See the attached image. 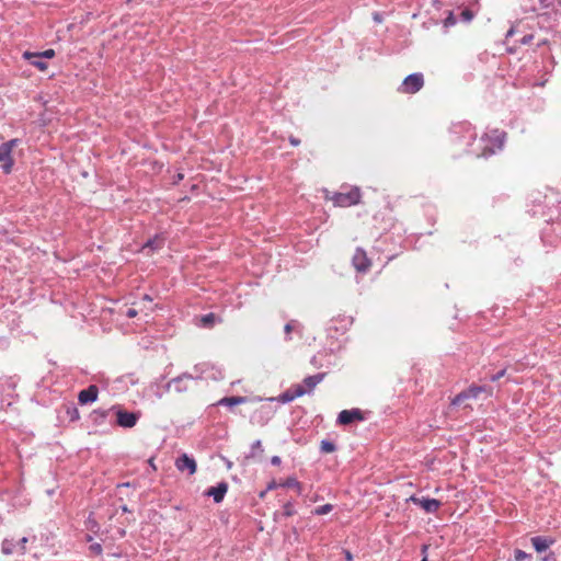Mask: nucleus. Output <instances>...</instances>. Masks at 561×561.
Masks as SVG:
<instances>
[{"instance_id": "nucleus-22", "label": "nucleus", "mask_w": 561, "mask_h": 561, "mask_svg": "<svg viewBox=\"0 0 561 561\" xmlns=\"http://www.w3.org/2000/svg\"><path fill=\"white\" fill-rule=\"evenodd\" d=\"M320 449L324 454H330L335 450V445L330 440H322L320 444Z\"/></svg>"}, {"instance_id": "nucleus-5", "label": "nucleus", "mask_w": 561, "mask_h": 561, "mask_svg": "<svg viewBox=\"0 0 561 561\" xmlns=\"http://www.w3.org/2000/svg\"><path fill=\"white\" fill-rule=\"evenodd\" d=\"M112 410L116 412L117 425L124 428L134 427L141 416L140 412H128L123 410L119 405H114Z\"/></svg>"}, {"instance_id": "nucleus-30", "label": "nucleus", "mask_w": 561, "mask_h": 561, "mask_svg": "<svg viewBox=\"0 0 561 561\" xmlns=\"http://www.w3.org/2000/svg\"><path fill=\"white\" fill-rule=\"evenodd\" d=\"M505 373L506 370L502 369L501 371L491 377V381H497L500 378L504 377Z\"/></svg>"}, {"instance_id": "nucleus-27", "label": "nucleus", "mask_w": 561, "mask_h": 561, "mask_svg": "<svg viewBox=\"0 0 561 561\" xmlns=\"http://www.w3.org/2000/svg\"><path fill=\"white\" fill-rule=\"evenodd\" d=\"M461 19L465 21V22H470L472 19H473V13L471 10L469 9H465L462 12H461Z\"/></svg>"}, {"instance_id": "nucleus-42", "label": "nucleus", "mask_w": 561, "mask_h": 561, "mask_svg": "<svg viewBox=\"0 0 561 561\" xmlns=\"http://www.w3.org/2000/svg\"><path fill=\"white\" fill-rule=\"evenodd\" d=\"M72 416H76V417H78V416H79V413H78V411H77V410H75V413H72Z\"/></svg>"}, {"instance_id": "nucleus-39", "label": "nucleus", "mask_w": 561, "mask_h": 561, "mask_svg": "<svg viewBox=\"0 0 561 561\" xmlns=\"http://www.w3.org/2000/svg\"><path fill=\"white\" fill-rule=\"evenodd\" d=\"M94 550H98V552H101V550H102V549H101V546H100V545H98L96 547H94Z\"/></svg>"}, {"instance_id": "nucleus-16", "label": "nucleus", "mask_w": 561, "mask_h": 561, "mask_svg": "<svg viewBox=\"0 0 561 561\" xmlns=\"http://www.w3.org/2000/svg\"><path fill=\"white\" fill-rule=\"evenodd\" d=\"M55 57V50L54 49H46L41 53H31V51H24L23 58L26 60L31 59H43V58H54Z\"/></svg>"}, {"instance_id": "nucleus-18", "label": "nucleus", "mask_w": 561, "mask_h": 561, "mask_svg": "<svg viewBox=\"0 0 561 561\" xmlns=\"http://www.w3.org/2000/svg\"><path fill=\"white\" fill-rule=\"evenodd\" d=\"M248 401L247 397H225L218 401L219 405L232 407Z\"/></svg>"}, {"instance_id": "nucleus-13", "label": "nucleus", "mask_w": 561, "mask_h": 561, "mask_svg": "<svg viewBox=\"0 0 561 561\" xmlns=\"http://www.w3.org/2000/svg\"><path fill=\"white\" fill-rule=\"evenodd\" d=\"M228 491V484L226 482H220L216 486H210L205 492V495L211 496L216 503H220L226 493Z\"/></svg>"}, {"instance_id": "nucleus-6", "label": "nucleus", "mask_w": 561, "mask_h": 561, "mask_svg": "<svg viewBox=\"0 0 561 561\" xmlns=\"http://www.w3.org/2000/svg\"><path fill=\"white\" fill-rule=\"evenodd\" d=\"M424 85V77L422 73L416 72L408 76L399 89L402 93L414 94L419 92Z\"/></svg>"}, {"instance_id": "nucleus-9", "label": "nucleus", "mask_w": 561, "mask_h": 561, "mask_svg": "<svg viewBox=\"0 0 561 561\" xmlns=\"http://www.w3.org/2000/svg\"><path fill=\"white\" fill-rule=\"evenodd\" d=\"M175 467L179 471H187L190 476L194 474L197 470L196 461L186 454L176 459Z\"/></svg>"}, {"instance_id": "nucleus-8", "label": "nucleus", "mask_w": 561, "mask_h": 561, "mask_svg": "<svg viewBox=\"0 0 561 561\" xmlns=\"http://www.w3.org/2000/svg\"><path fill=\"white\" fill-rule=\"evenodd\" d=\"M306 393L307 390L302 385H294L279 396L278 401L282 403H288L294 401L296 398L302 397Z\"/></svg>"}, {"instance_id": "nucleus-41", "label": "nucleus", "mask_w": 561, "mask_h": 561, "mask_svg": "<svg viewBox=\"0 0 561 561\" xmlns=\"http://www.w3.org/2000/svg\"><path fill=\"white\" fill-rule=\"evenodd\" d=\"M72 416H76V417H78V416H79V413H78V411H77V410H75V413H72Z\"/></svg>"}, {"instance_id": "nucleus-12", "label": "nucleus", "mask_w": 561, "mask_h": 561, "mask_svg": "<svg viewBox=\"0 0 561 561\" xmlns=\"http://www.w3.org/2000/svg\"><path fill=\"white\" fill-rule=\"evenodd\" d=\"M410 501L416 505H420L427 513H435L440 506V502L435 499H420L416 496H411Z\"/></svg>"}, {"instance_id": "nucleus-7", "label": "nucleus", "mask_w": 561, "mask_h": 561, "mask_svg": "<svg viewBox=\"0 0 561 561\" xmlns=\"http://www.w3.org/2000/svg\"><path fill=\"white\" fill-rule=\"evenodd\" d=\"M364 413L359 409L343 410L337 416V423L341 425H348L354 422L364 421Z\"/></svg>"}, {"instance_id": "nucleus-29", "label": "nucleus", "mask_w": 561, "mask_h": 561, "mask_svg": "<svg viewBox=\"0 0 561 561\" xmlns=\"http://www.w3.org/2000/svg\"><path fill=\"white\" fill-rule=\"evenodd\" d=\"M296 321H290L285 324L284 330L287 335H289L294 331V329L296 328Z\"/></svg>"}, {"instance_id": "nucleus-11", "label": "nucleus", "mask_w": 561, "mask_h": 561, "mask_svg": "<svg viewBox=\"0 0 561 561\" xmlns=\"http://www.w3.org/2000/svg\"><path fill=\"white\" fill-rule=\"evenodd\" d=\"M99 396V388L95 385L89 386L87 389H83L78 394V401L80 404H88L96 401Z\"/></svg>"}, {"instance_id": "nucleus-24", "label": "nucleus", "mask_w": 561, "mask_h": 561, "mask_svg": "<svg viewBox=\"0 0 561 561\" xmlns=\"http://www.w3.org/2000/svg\"><path fill=\"white\" fill-rule=\"evenodd\" d=\"M514 558H515V561H524L526 559H530L531 556L520 549H516L514 552Z\"/></svg>"}, {"instance_id": "nucleus-21", "label": "nucleus", "mask_w": 561, "mask_h": 561, "mask_svg": "<svg viewBox=\"0 0 561 561\" xmlns=\"http://www.w3.org/2000/svg\"><path fill=\"white\" fill-rule=\"evenodd\" d=\"M215 318L216 317L214 313H208V314L202 316L199 321L203 327L209 328L214 324Z\"/></svg>"}, {"instance_id": "nucleus-15", "label": "nucleus", "mask_w": 561, "mask_h": 561, "mask_svg": "<svg viewBox=\"0 0 561 561\" xmlns=\"http://www.w3.org/2000/svg\"><path fill=\"white\" fill-rule=\"evenodd\" d=\"M553 542H554L553 539L547 538V537L537 536V537H533L531 538V543H533V546H534V548L536 549L537 552L545 551L551 545H553Z\"/></svg>"}, {"instance_id": "nucleus-10", "label": "nucleus", "mask_w": 561, "mask_h": 561, "mask_svg": "<svg viewBox=\"0 0 561 561\" xmlns=\"http://www.w3.org/2000/svg\"><path fill=\"white\" fill-rule=\"evenodd\" d=\"M353 264L358 272H367L371 262L364 250L357 249L353 256Z\"/></svg>"}, {"instance_id": "nucleus-43", "label": "nucleus", "mask_w": 561, "mask_h": 561, "mask_svg": "<svg viewBox=\"0 0 561 561\" xmlns=\"http://www.w3.org/2000/svg\"><path fill=\"white\" fill-rule=\"evenodd\" d=\"M265 493H267V489H266V490H264V492H262V493L260 494V496H261V497H263V496L265 495Z\"/></svg>"}, {"instance_id": "nucleus-31", "label": "nucleus", "mask_w": 561, "mask_h": 561, "mask_svg": "<svg viewBox=\"0 0 561 561\" xmlns=\"http://www.w3.org/2000/svg\"><path fill=\"white\" fill-rule=\"evenodd\" d=\"M534 39V35L533 34H529V35H525L523 38H522V44H530L531 41Z\"/></svg>"}, {"instance_id": "nucleus-37", "label": "nucleus", "mask_w": 561, "mask_h": 561, "mask_svg": "<svg viewBox=\"0 0 561 561\" xmlns=\"http://www.w3.org/2000/svg\"><path fill=\"white\" fill-rule=\"evenodd\" d=\"M346 561H353V554L348 550H344Z\"/></svg>"}, {"instance_id": "nucleus-28", "label": "nucleus", "mask_w": 561, "mask_h": 561, "mask_svg": "<svg viewBox=\"0 0 561 561\" xmlns=\"http://www.w3.org/2000/svg\"><path fill=\"white\" fill-rule=\"evenodd\" d=\"M16 541H18V546H19V553L23 554L25 552V545L27 542V538L21 537Z\"/></svg>"}, {"instance_id": "nucleus-14", "label": "nucleus", "mask_w": 561, "mask_h": 561, "mask_svg": "<svg viewBox=\"0 0 561 561\" xmlns=\"http://www.w3.org/2000/svg\"><path fill=\"white\" fill-rule=\"evenodd\" d=\"M324 377V373L306 377L302 381V386L307 390V393L311 392L317 387V385L323 380Z\"/></svg>"}, {"instance_id": "nucleus-4", "label": "nucleus", "mask_w": 561, "mask_h": 561, "mask_svg": "<svg viewBox=\"0 0 561 561\" xmlns=\"http://www.w3.org/2000/svg\"><path fill=\"white\" fill-rule=\"evenodd\" d=\"M18 139H11L0 146V162L1 169L4 173L9 174L12 171L14 159L12 157V150L18 145Z\"/></svg>"}, {"instance_id": "nucleus-19", "label": "nucleus", "mask_w": 561, "mask_h": 561, "mask_svg": "<svg viewBox=\"0 0 561 561\" xmlns=\"http://www.w3.org/2000/svg\"><path fill=\"white\" fill-rule=\"evenodd\" d=\"M279 486L294 489L298 494H301L302 492L301 483L295 478H287L286 480L279 482Z\"/></svg>"}, {"instance_id": "nucleus-2", "label": "nucleus", "mask_w": 561, "mask_h": 561, "mask_svg": "<svg viewBox=\"0 0 561 561\" xmlns=\"http://www.w3.org/2000/svg\"><path fill=\"white\" fill-rule=\"evenodd\" d=\"M324 198L331 201L334 206L337 207H350L357 205L360 202L362 193L359 187H351L347 192H339L330 195L329 191H324Z\"/></svg>"}, {"instance_id": "nucleus-3", "label": "nucleus", "mask_w": 561, "mask_h": 561, "mask_svg": "<svg viewBox=\"0 0 561 561\" xmlns=\"http://www.w3.org/2000/svg\"><path fill=\"white\" fill-rule=\"evenodd\" d=\"M481 393L491 396L492 391L484 386H470L468 389L461 391L455 398H453L450 405L471 409V405L468 403V401L471 399H477Z\"/></svg>"}, {"instance_id": "nucleus-23", "label": "nucleus", "mask_w": 561, "mask_h": 561, "mask_svg": "<svg viewBox=\"0 0 561 561\" xmlns=\"http://www.w3.org/2000/svg\"><path fill=\"white\" fill-rule=\"evenodd\" d=\"M30 62L41 71H45L48 68L47 62L42 59H31Z\"/></svg>"}, {"instance_id": "nucleus-33", "label": "nucleus", "mask_w": 561, "mask_h": 561, "mask_svg": "<svg viewBox=\"0 0 561 561\" xmlns=\"http://www.w3.org/2000/svg\"><path fill=\"white\" fill-rule=\"evenodd\" d=\"M278 486H279V483H277L276 481H274V480H273V481H271V482L268 483V485H267V491L274 490V489H276V488H278Z\"/></svg>"}, {"instance_id": "nucleus-32", "label": "nucleus", "mask_w": 561, "mask_h": 561, "mask_svg": "<svg viewBox=\"0 0 561 561\" xmlns=\"http://www.w3.org/2000/svg\"><path fill=\"white\" fill-rule=\"evenodd\" d=\"M137 313H138V312H137V310H136V309H134V308H129V309L127 310V312H126V316H127L128 318H135V317L137 316Z\"/></svg>"}, {"instance_id": "nucleus-20", "label": "nucleus", "mask_w": 561, "mask_h": 561, "mask_svg": "<svg viewBox=\"0 0 561 561\" xmlns=\"http://www.w3.org/2000/svg\"><path fill=\"white\" fill-rule=\"evenodd\" d=\"M164 240L160 237H154L153 239H150L147 241V243L142 247V250H150L153 251L156 249H160L163 245Z\"/></svg>"}, {"instance_id": "nucleus-1", "label": "nucleus", "mask_w": 561, "mask_h": 561, "mask_svg": "<svg viewBox=\"0 0 561 561\" xmlns=\"http://www.w3.org/2000/svg\"><path fill=\"white\" fill-rule=\"evenodd\" d=\"M506 134L499 129L490 130L480 138L481 152L478 157H489L501 150L504 146Z\"/></svg>"}, {"instance_id": "nucleus-35", "label": "nucleus", "mask_w": 561, "mask_h": 561, "mask_svg": "<svg viewBox=\"0 0 561 561\" xmlns=\"http://www.w3.org/2000/svg\"><path fill=\"white\" fill-rule=\"evenodd\" d=\"M289 142L296 147L300 144V140L291 136L289 137Z\"/></svg>"}, {"instance_id": "nucleus-34", "label": "nucleus", "mask_w": 561, "mask_h": 561, "mask_svg": "<svg viewBox=\"0 0 561 561\" xmlns=\"http://www.w3.org/2000/svg\"><path fill=\"white\" fill-rule=\"evenodd\" d=\"M271 462L274 466H278L280 463V458L278 456H273L272 459H271Z\"/></svg>"}, {"instance_id": "nucleus-44", "label": "nucleus", "mask_w": 561, "mask_h": 561, "mask_svg": "<svg viewBox=\"0 0 561 561\" xmlns=\"http://www.w3.org/2000/svg\"><path fill=\"white\" fill-rule=\"evenodd\" d=\"M265 493H267V489H266V490H264V492H262V493L260 494V496H261V497H263V496L265 495Z\"/></svg>"}, {"instance_id": "nucleus-26", "label": "nucleus", "mask_w": 561, "mask_h": 561, "mask_svg": "<svg viewBox=\"0 0 561 561\" xmlns=\"http://www.w3.org/2000/svg\"><path fill=\"white\" fill-rule=\"evenodd\" d=\"M456 24V18L451 11L448 12V15L444 20V26L449 27Z\"/></svg>"}, {"instance_id": "nucleus-17", "label": "nucleus", "mask_w": 561, "mask_h": 561, "mask_svg": "<svg viewBox=\"0 0 561 561\" xmlns=\"http://www.w3.org/2000/svg\"><path fill=\"white\" fill-rule=\"evenodd\" d=\"M1 550L5 554H11L14 552L19 553L18 541L14 538H5L2 541Z\"/></svg>"}, {"instance_id": "nucleus-40", "label": "nucleus", "mask_w": 561, "mask_h": 561, "mask_svg": "<svg viewBox=\"0 0 561 561\" xmlns=\"http://www.w3.org/2000/svg\"><path fill=\"white\" fill-rule=\"evenodd\" d=\"M426 550H427V546H423V547H422V552H423V553H425V552H426Z\"/></svg>"}, {"instance_id": "nucleus-36", "label": "nucleus", "mask_w": 561, "mask_h": 561, "mask_svg": "<svg viewBox=\"0 0 561 561\" xmlns=\"http://www.w3.org/2000/svg\"><path fill=\"white\" fill-rule=\"evenodd\" d=\"M284 510H285V514H286L287 516H289V515H291V514H293V512H291V505H290V504H286V505L284 506Z\"/></svg>"}, {"instance_id": "nucleus-45", "label": "nucleus", "mask_w": 561, "mask_h": 561, "mask_svg": "<svg viewBox=\"0 0 561 561\" xmlns=\"http://www.w3.org/2000/svg\"><path fill=\"white\" fill-rule=\"evenodd\" d=\"M422 561H427V558H426V556H425V557H424V558L422 559Z\"/></svg>"}, {"instance_id": "nucleus-38", "label": "nucleus", "mask_w": 561, "mask_h": 561, "mask_svg": "<svg viewBox=\"0 0 561 561\" xmlns=\"http://www.w3.org/2000/svg\"><path fill=\"white\" fill-rule=\"evenodd\" d=\"M142 299H144V300H146V301H149V302H151V301H152V299H151V298H150V296H148V295H145Z\"/></svg>"}, {"instance_id": "nucleus-25", "label": "nucleus", "mask_w": 561, "mask_h": 561, "mask_svg": "<svg viewBox=\"0 0 561 561\" xmlns=\"http://www.w3.org/2000/svg\"><path fill=\"white\" fill-rule=\"evenodd\" d=\"M333 506L331 504H324L322 506H319L314 510V514L317 515H324L332 511Z\"/></svg>"}]
</instances>
